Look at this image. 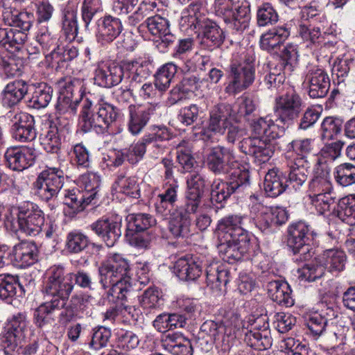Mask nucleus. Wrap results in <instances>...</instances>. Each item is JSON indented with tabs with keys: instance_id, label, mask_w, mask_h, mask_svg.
<instances>
[{
	"instance_id": "obj_45",
	"label": "nucleus",
	"mask_w": 355,
	"mask_h": 355,
	"mask_svg": "<svg viewBox=\"0 0 355 355\" xmlns=\"http://www.w3.org/2000/svg\"><path fill=\"white\" fill-rule=\"evenodd\" d=\"M78 55V49L71 44H67V45H58L51 51L49 57L53 65L63 67L65 62L73 60Z\"/></svg>"
},
{
	"instance_id": "obj_25",
	"label": "nucleus",
	"mask_w": 355,
	"mask_h": 355,
	"mask_svg": "<svg viewBox=\"0 0 355 355\" xmlns=\"http://www.w3.org/2000/svg\"><path fill=\"white\" fill-rule=\"evenodd\" d=\"M177 184H166L162 193L157 195L155 202L156 214L163 218H166L175 209V205L178 198Z\"/></svg>"
},
{
	"instance_id": "obj_63",
	"label": "nucleus",
	"mask_w": 355,
	"mask_h": 355,
	"mask_svg": "<svg viewBox=\"0 0 355 355\" xmlns=\"http://www.w3.org/2000/svg\"><path fill=\"white\" fill-rule=\"evenodd\" d=\"M21 67L20 60L0 54V76L7 78L18 76L21 72Z\"/></svg>"
},
{
	"instance_id": "obj_41",
	"label": "nucleus",
	"mask_w": 355,
	"mask_h": 355,
	"mask_svg": "<svg viewBox=\"0 0 355 355\" xmlns=\"http://www.w3.org/2000/svg\"><path fill=\"white\" fill-rule=\"evenodd\" d=\"M27 39V34L18 29L0 28V46L4 48L19 50Z\"/></svg>"
},
{
	"instance_id": "obj_12",
	"label": "nucleus",
	"mask_w": 355,
	"mask_h": 355,
	"mask_svg": "<svg viewBox=\"0 0 355 355\" xmlns=\"http://www.w3.org/2000/svg\"><path fill=\"white\" fill-rule=\"evenodd\" d=\"M244 218V216L239 214H231L220 218L215 232L218 241L244 242L247 237H250L249 232L243 227Z\"/></svg>"
},
{
	"instance_id": "obj_61",
	"label": "nucleus",
	"mask_w": 355,
	"mask_h": 355,
	"mask_svg": "<svg viewBox=\"0 0 355 355\" xmlns=\"http://www.w3.org/2000/svg\"><path fill=\"white\" fill-rule=\"evenodd\" d=\"M343 121L334 116L325 117L321 123V137L323 140L334 139L341 132Z\"/></svg>"
},
{
	"instance_id": "obj_10",
	"label": "nucleus",
	"mask_w": 355,
	"mask_h": 355,
	"mask_svg": "<svg viewBox=\"0 0 355 355\" xmlns=\"http://www.w3.org/2000/svg\"><path fill=\"white\" fill-rule=\"evenodd\" d=\"M208 168L216 175L227 174L240 165L232 148L218 145L208 150Z\"/></svg>"
},
{
	"instance_id": "obj_5",
	"label": "nucleus",
	"mask_w": 355,
	"mask_h": 355,
	"mask_svg": "<svg viewBox=\"0 0 355 355\" xmlns=\"http://www.w3.org/2000/svg\"><path fill=\"white\" fill-rule=\"evenodd\" d=\"M250 201V216L256 227L262 232L272 233L288 220V215L286 209L264 205L260 196L251 195Z\"/></svg>"
},
{
	"instance_id": "obj_64",
	"label": "nucleus",
	"mask_w": 355,
	"mask_h": 355,
	"mask_svg": "<svg viewBox=\"0 0 355 355\" xmlns=\"http://www.w3.org/2000/svg\"><path fill=\"white\" fill-rule=\"evenodd\" d=\"M313 205L320 214L329 211L331 207L336 203V196L333 191L322 193L315 196L309 195Z\"/></svg>"
},
{
	"instance_id": "obj_43",
	"label": "nucleus",
	"mask_w": 355,
	"mask_h": 355,
	"mask_svg": "<svg viewBox=\"0 0 355 355\" xmlns=\"http://www.w3.org/2000/svg\"><path fill=\"white\" fill-rule=\"evenodd\" d=\"M324 265L330 272L343 271L346 265L347 257L344 251L338 249H328L322 254Z\"/></svg>"
},
{
	"instance_id": "obj_18",
	"label": "nucleus",
	"mask_w": 355,
	"mask_h": 355,
	"mask_svg": "<svg viewBox=\"0 0 355 355\" xmlns=\"http://www.w3.org/2000/svg\"><path fill=\"white\" fill-rule=\"evenodd\" d=\"M96 107V112H94L92 117L89 119V130L94 129L96 132H103L117 119L119 111L103 98L98 100Z\"/></svg>"
},
{
	"instance_id": "obj_34",
	"label": "nucleus",
	"mask_w": 355,
	"mask_h": 355,
	"mask_svg": "<svg viewBox=\"0 0 355 355\" xmlns=\"http://www.w3.org/2000/svg\"><path fill=\"white\" fill-rule=\"evenodd\" d=\"M28 92V85L21 80L9 83L3 89L2 104L11 107L18 104Z\"/></svg>"
},
{
	"instance_id": "obj_55",
	"label": "nucleus",
	"mask_w": 355,
	"mask_h": 355,
	"mask_svg": "<svg viewBox=\"0 0 355 355\" xmlns=\"http://www.w3.org/2000/svg\"><path fill=\"white\" fill-rule=\"evenodd\" d=\"M203 33L204 38L211 42L214 45L219 46L224 40L225 35L223 31L214 21L206 17L200 30Z\"/></svg>"
},
{
	"instance_id": "obj_52",
	"label": "nucleus",
	"mask_w": 355,
	"mask_h": 355,
	"mask_svg": "<svg viewBox=\"0 0 355 355\" xmlns=\"http://www.w3.org/2000/svg\"><path fill=\"white\" fill-rule=\"evenodd\" d=\"M177 68L173 62H168L159 69L155 76V85L158 90L164 92L169 87L177 73Z\"/></svg>"
},
{
	"instance_id": "obj_19",
	"label": "nucleus",
	"mask_w": 355,
	"mask_h": 355,
	"mask_svg": "<svg viewBox=\"0 0 355 355\" xmlns=\"http://www.w3.org/2000/svg\"><path fill=\"white\" fill-rule=\"evenodd\" d=\"M271 141L259 137H246L239 142V148L242 153L252 156L257 162L264 163L274 153Z\"/></svg>"
},
{
	"instance_id": "obj_42",
	"label": "nucleus",
	"mask_w": 355,
	"mask_h": 355,
	"mask_svg": "<svg viewBox=\"0 0 355 355\" xmlns=\"http://www.w3.org/2000/svg\"><path fill=\"white\" fill-rule=\"evenodd\" d=\"M90 245H96L90 241L89 238L79 230H73L66 236L65 248L71 254H79L86 250Z\"/></svg>"
},
{
	"instance_id": "obj_30",
	"label": "nucleus",
	"mask_w": 355,
	"mask_h": 355,
	"mask_svg": "<svg viewBox=\"0 0 355 355\" xmlns=\"http://www.w3.org/2000/svg\"><path fill=\"white\" fill-rule=\"evenodd\" d=\"M12 254L15 264L19 268H26L37 262L38 250L35 243L23 241L14 246Z\"/></svg>"
},
{
	"instance_id": "obj_62",
	"label": "nucleus",
	"mask_w": 355,
	"mask_h": 355,
	"mask_svg": "<svg viewBox=\"0 0 355 355\" xmlns=\"http://www.w3.org/2000/svg\"><path fill=\"white\" fill-rule=\"evenodd\" d=\"M103 10L101 0H83L81 3V18L87 29L94 17Z\"/></svg>"
},
{
	"instance_id": "obj_17",
	"label": "nucleus",
	"mask_w": 355,
	"mask_h": 355,
	"mask_svg": "<svg viewBox=\"0 0 355 355\" xmlns=\"http://www.w3.org/2000/svg\"><path fill=\"white\" fill-rule=\"evenodd\" d=\"M6 166L12 171H22L35 162V150L28 146H11L4 154Z\"/></svg>"
},
{
	"instance_id": "obj_20",
	"label": "nucleus",
	"mask_w": 355,
	"mask_h": 355,
	"mask_svg": "<svg viewBox=\"0 0 355 355\" xmlns=\"http://www.w3.org/2000/svg\"><path fill=\"white\" fill-rule=\"evenodd\" d=\"M123 64H98L94 71V83L102 87L110 88L124 81Z\"/></svg>"
},
{
	"instance_id": "obj_49",
	"label": "nucleus",
	"mask_w": 355,
	"mask_h": 355,
	"mask_svg": "<svg viewBox=\"0 0 355 355\" xmlns=\"http://www.w3.org/2000/svg\"><path fill=\"white\" fill-rule=\"evenodd\" d=\"M129 232H144L156 224V220L149 214H130L127 217Z\"/></svg>"
},
{
	"instance_id": "obj_4",
	"label": "nucleus",
	"mask_w": 355,
	"mask_h": 355,
	"mask_svg": "<svg viewBox=\"0 0 355 355\" xmlns=\"http://www.w3.org/2000/svg\"><path fill=\"white\" fill-rule=\"evenodd\" d=\"M254 57L252 50H244L234 55L230 65L225 92L236 95L248 89L254 81Z\"/></svg>"
},
{
	"instance_id": "obj_13",
	"label": "nucleus",
	"mask_w": 355,
	"mask_h": 355,
	"mask_svg": "<svg viewBox=\"0 0 355 355\" xmlns=\"http://www.w3.org/2000/svg\"><path fill=\"white\" fill-rule=\"evenodd\" d=\"M161 107L158 104L146 106L130 105L128 107V128L133 135L140 134L148 122L161 115Z\"/></svg>"
},
{
	"instance_id": "obj_38",
	"label": "nucleus",
	"mask_w": 355,
	"mask_h": 355,
	"mask_svg": "<svg viewBox=\"0 0 355 355\" xmlns=\"http://www.w3.org/2000/svg\"><path fill=\"white\" fill-rule=\"evenodd\" d=\"M168 229L174 238H184L190 233L191 217H186L175 211L169 215Z\"/></svg>"
},
{
	"instance_id": "obj_15",
	"label": "nucleus",
	"mask_w": 355,
	"mask_h": 355,
	"mask_svg": "<svg viewBox=\"0 0 355 355\" xmlns=\"http://www.w3.org/2000/svg\"><path fill=\"white\" fill-rule=\"evenodd\" d=\"M121 221L103 216L89 225L90 230L108 247H113L121 236Z\"/></svg>"
},
{
	"instance_id": "obj_3",
	"label": "nucleus",
	"mask_w": 355,
	"mask_h": 355,
	"mask_svg": "<svg viewBox=\"0 0 355 355\" xmlns=\"http://www.w3.org/2000/svg\"><path fill=\"white\" fill-rule=\"evenodd\" d=\"M98 274L100 284L107 289L109 301L123 306L134 293L128 261L121 254H114L101 264Z\"/></svg>"
},
{
	"instance_id": "obj_54",
	"label": "nucleus",
	"mask_w": 355,
	"mask_h": 355,
	"mask_svg": "<svg viewBox=\"0 0 355 355\" xmlns=\"http://www.w3.org/2000/svg\"><path fill=\"white\" fill-rule=\"evenodd\" d=\"M53 88L45 84L39 85L35 89L29 101L30 106L35 109L44 108L52 99Z\"/></svg>"
},
{
	"instance_id": "obj_31",
	"label": "nucleus",
	"mask_w": 355,
	"mask_h": 355,
	"mask_svg": "<svg viewBox=\"0 0 355 355\" xmlns=\"http://www.w3.org/2000/svg\"><path fill=\"white\" fill-rule=\"evenodd\" d=\"M267 290L270 299L278 304L286 307L294 304L291 289L287 282L280 279L270 281L267 284Z\"/></svg>"
},
{
	"instance_id": "obj_35",
	"label": "nucleus",
	"mask_w": 355,
	"mask_h": 355,
	"mask_svg": "<svg viewBox=\"0 0 355 355\" xmlns=\"http://www.w3.org/2000/svg\"><path fill=\"white\" fill-rule=\"evenodd\" d=\"M288 187L285 178L278 169L272 168L266 174L263 189L269 197L275 198L279 196Z\"/></svg>"
},
{
	"instance_id": "obj_21",
	"label": "nucleus",
	"mask_w": 355,
	"mask_h": 355,
	"mask_svg": "<svg viewBox=\"0 0 355 355\" xmlns=\"http://www.w3.org/2000/svg\"><path fill=\"white\" fill-rule=\"evenodd\" d=\"M96 41L101 46L112 43L123 31L121 21L111 15L101 17L97 21Z\"/></svg>"
},
{
	"instance_id": "obj_9",
	"label": "nucleus",
	"mask_w": 355,
	"mask_h": 355,
	"mask_svg": "<svg viewBox=\"0 0 355 355\" xmlns=\"http://www.w3.org/2000/svg\"><path fill=\"white\" fill-rule=\"evenodd\" d=\"M6 119L10 125L12 138L21 143L31 142L37 137L35 118L31 114L18 109L6 113Z\"/></svg>"
},
{
	"instance_id": "obj_33",
	"label": "nucleus",
	"mask_w": 355,
	"mask_h": 355,
	"mask_svg": "<svg viewBox=\"0 0 355 355\" xmlns=\"http://www.w3.org/2000/svg\"><path fill=\"white\" fill-rule=\"evenodd\" d=\"M230 272L218 263H212L206 268L207 286L214 292L222 291L229 282Z\"/></svg>"
},
{
	"instance_id": "obj_8",
	"label": "nucleus",
	"mask_w": 355,
	"mask_h": 355,
	"mask_svg": "<svg viewBox=\"0 0 355 355\" xmlns=\"http://www.w3.org/2000/svg\"><path fill=\"white\" fill-rule=\"evenodd\" d=\"M18 229L28 236L38 235L44 225V211L35 203L30 201L21 203L17 208Z\"/></svg>"
},
{
	"instance_id": "obj_60",
	"label": "nucleus",
	"mask_w": 355,
	"mask_h": 355,
	"mask_svg": "<svg viewBox=\"0 0 355 355\" xmlns=\"http://www.w3.org/2000/svg\"><path fill=\"white\" fill-rule=\"evenodd\" d=\"M211 187V200L213 203H222L234 193L227 181L224 182L220 179L214 180Z\"/></svg>"
},
{
	"instance_id": "obj_27",
	"label": "nucleus",
	"mask_w": 355,
	"mask_h": 355,
	"mask_svg": "<svg viewBox=\"0 0 355 355\" xmlns=\"http://www.w3.org/2000/svg\"><path fill=\"white\" fill-rule=\"evenodd\" d=\"M290 28L286 24L270 29L261 35L259 44L261 49L275 52L290 35Z\"/></svg>"
},
{
	"instance_id": "obj_6",
	"label": "nucleus",
	"mask_w": 355,
	"mask_h": 355,
	"mask_svg": "<svg viewBox=\"0 0 355 355\" xmlns=\"http://www.w3.org/2000/svg\"><path fill=\"white\" fill-rule=\"evenodd\" d=\"M64 183L62 170L56 167L42 171L33 184L35 194L44 202H55Z\"/></svg>"
},
{
	"instance_id": "obj_16",
	"label": "nucleus",
	"mask_w": 355,
	"mask_h": 355,
	"mask_svg": "<svg viewBox=\"0 0 355 355\" xmlns=\"http://www.w3.org/2000/svg\"><path fill=\"white\" fill-rule=\"evenodd\" d=\"M304 83L307 85L308 94L311 98H324L328 94L331 86L329 74L318 66H312L308 69Z\"/></svg>"
},
{
	"instance_id": "obj_44",
	"label": "nucleus",
	"mask_w": 355,
	"mask_h": 355,
	"mask_svg": "<svg viewBox=\"0 0 355 355\" xmlns=\"http://www.w3.org/2000/svg\"><path fill=\"white\" fill-rule=\"evenodd\" d=\"M64 192L63 203L71 210L73 214L82 211L92 203L86 199L85 193L78 189H67Z\"/></svg>"
},
{
	"instance_id": "obj_50",
	"label": "nucleus",
	"mask_w": 355,
	"mask_h": 355,
	"mask_svg": "<svg viewBox=\"0 0 355 355\" xmlns=\"http://www.w3.org/2000/svg\"><path fill=\"white\" fill-rule=\"evenodd\" d=\"M114 187L116 191L122 193L127 196L137 199L140 197V189L135 177H127L119 175L115 182Z\"/></svg>"
},
{
	"instance_id": "obj_47",
	"label": "nucleus",
	"mask_w": 355,
	"mask_h": 355,
	"mask_svg": "<svg viewBox=\"0 0 355 355\" xmlns=\"http://www.w3.org/2000/svg\"><path fill=\"white\" fill-rule=\"evenodd\" d=\"M60 92L72 98H79L83 100L85 92L84 80L76 78H66L59 82Z\"/></svg>"
},
{
	"instance_id": "obj_56",
	"label": "nucleus",
	"mask_w": 355,
	"mask_h": 355,
	"mask_svg": "<svg viewBox=\"0 0 355 355\" xmlns=\"http://www.w3.org/2000/svg\"><path fill=\"white\" fill-rule=\"evenodd\" d=\"M227 182L232 187L234 193L242 192L250 186L249 171L241 169L239 166L233 168L230 173Z\"/></svg>"
},
{
	"instance_id": "obj_58",
	"label": "nucleus",
	"mask_w": 355,
	"mask_h": 355,
	"mask_svg": "<svg viewBox=\"0 0 355 355\" xmlns=\"http://www.w3.org/2000/svg\"><path fill=\"white\" fill-rule=\"evenodd\" d=\"M298 34L304 42L309 43L307 46L320 44L322 41L321 28L314 24L301 23L298 27Z\"/></svg>"
},
{
	"instance_id": "obj_26",
	"label": "nucleus",
	"mask_w": 355,
	"mask_h": 355,
	"mask_svg": "<svg viewBox=\"0 0 355 355\" xmlns=\"http://www.w3.org/2000/svg\"><path fill=\"white\" fill-rule=\"evenodd\" d=\"M24 277L8 273L0 274V299L10 303L13 297L19 293L21 296L25 293Z\"/></svg>"
},
{
	"instance_id": "obj_22",
	"label": "nucleus",
	"mask_w": 355,
	"mask_h": 355,
	"mask_svg": "<svg viewBox=\"0 0 355 355\" xmlns=\"http://www.w3.org/2000/svg\"><path fill=\"white\" fill-rule=\"evenodd\" d=\"M141 26H145L153 35L160 39V44L168 47L174 43L176 37L171 33L169 21L159 15L148 17Z\"/></svg>"
},
{
	"instance_id": "obj_39",
	"label": "nucleus",
	"mask_w": 355,
	"mask_h": 355,
	"mask_svg": "<svg viewBox=\"0 0 355 355\" xmlns=\"http://www.w3.org/2000/svg\"><path fill=\"white\" fill-rule=\"evenodd\" d=\"M241 333L244 335V340L246 344L251 347L261 350L266 349L271 346V338L269 336V331H265L263 334L257 331L249 325L242 326Z\"/></svg>"
},
{
	"instance_id": "obj_28",
	"label": "nucleus",
	"mask_w": 355,
	"mask_h": 355,
	"mask_svg": "<svg viewBox=\"0 0 355 355\" xmlns=\"http://www.w3.org/2000/svg\"><path fill=\"white\" fill-rule=\"evenodd\" d=\"M307 162L305 157L295 156L288 159L289 168L286 184L295 190L299 189L306 181L308 177Z\"/></svg>"
},
{
	"instance_id": "obj_14",
	"label": "nucleus",
	"mask_w": 355,
	"mask_h": 355,
	"mask_svg": "<svg viewBox=\"0 0 355 355\" xmlns=\"http://www.w3.org/2000/svg\"><path fill=\"white\" fill-rule=\"evenodd\" d=\"M125 74L124 81L130 82V86L138 87L152 73L153 64L149 58L139 57L123 62Z\"/></svg>"
},
{
	"instance_id": "obj_40",
	"label": "nucleus",
	"mask_w": 355,
	"mask_h": 355,
	"mask_svg": "<svg viewBox=\"0 0 355 355\" xmlns=\"http://www.w3.org/2000/svg\"><path fill=\"white\" fill-rule=\"evenodd\" d=\"M230 21H227L228 28L235 33H243L249 26L250 20V10L247 5L235 6Z\"/></svg>"
},
{
	"instance_id": "obj_48",
	"label": "nucleus",
	"mask_w": 355,
	"mask_h": 355,
	"mask_svg": "<svg viewBox=\"0 0 355 355\" xmlns=\"http://www.w3.org/2000/svg\"><path fill=\"white\" fill-rule=\"evenodd\" d=\"M337 216L346 223L355 225V194L341 198L338 204Z\"/></svg>"
},
{
	"instance_id": "obj_24",
	"label": "nucleus",
	"mask_w": 355,
	"mask_h": 355,
	"mask_svg": "<svg viewBox=\"0 0 355 355\" xmlns=\"http://www.w3.org/2000/svg\"><path fill=\"white\" fill-rule=\"evenodd\" d=\"M246 241H218V250L223 261L229 263H234L242 259L250 248V237Z\"/></svg>"
},
{
	"instance_id": "obj_23",
	"label": "nucleus",
	"mask_w": 355,
	"mask_h": 355,
	"mask_svg": "<svg viewBox=\"0 0 355 355\" xmlns=\"http://www.w3.org/2000/svg\"><path fill=\"white\" fill-rule=\"evenodd\" d=\"M174 272L183 281H194L202 274V261L196 256L187 254L178 259Z\"/></svg>"
},
{
	"instance_id": "obj_37",
	"label": "nucleus",
	"mask_w": 355,
	"mask_h": 355,
	"mask_svg": "<svg viewBox=\"0 0 355 355\" xmlns=\"http://www.w3.org/2000/svg\"><path fill=\"white\" fill-rule=\"evenodd\" d=\"M78 184L83 189L81 192L85 193L86 199L92 202L100 196L101 178L96 173H87L78 178Z\"/></svg>"
},
{
	"instance_id": "obj_36",
	"label": "nucleus",
	"mask_w": 355,
	"mask_h": 355,
	"mask_svg": "<svg viewBox=\"0 0 355 355\" xmlns=\"http://www.w3.org/2000/svg\"><path fill=\"white\" fill-rule=\"evenodd\" d=\"M63 132L64 130L60 129L55 124H51L49 129L40 135V145L47 153H58L64 137Z\"/></svg>"
},
{
	"instance_id": "obj_1",
	"label": "nucleus",
	"mask_w": 355,
	"mask_h": 355,
	"mask_svg": "<svg viewBox=\"0 0 355 355\" xmlns=\"http://www.w3.org/2000/svg\"><path fill=\"white\" fill-rule=\"evenodd\" d=\"M75 284L83 289H92V279L90 274L83 270L76 272L65 273L61 265H54L46 272V279L42 288L44 302L35 309L33 322L45 338L53 336V329L57 327L52 315L60 312L58 320L61 324L70 322L73 318L89 317L92 314L88 302L91 295L75 293L69 297Z\"/></svg>"
},
{
	"instance_id": "obj_57",
	"label": "nucleus",
	"mask_w": 355,
	"mask_h": 355,
	"mask_svg": "<svg viewBox=\"0 0 355 355\" xmlns=\"http://www.w3.org/2000/svg\"><path fill=\"white\" fill-rule=\"evenodd\" d=\"M279 20L276 9L270 3H262L257 11V23L259 26H272Z\"/></svg>"
},
{
	"instance_id": "obj_32",
	"label": "nucleus",
	"mask_w": 355,
	"mask_h": 355,
	"mask_svg": "<svg viewBox=\"0 0 355 355\" xmlns=\"http://www.w3.org/2000/svg\"><path fill=\"white\" fill-rule=\"evenodd\" d=\"M242 322L240 316L234 313H230L228 318L223 321L221 324L224 327V334L222 336L220 341L223 351H229L233 346Z\"/></svg>"
},
{
	"instance_id": "obj_46",
	"label": "nucleus",
	"mask_w": 355,
	"mask_h": 355,
	"mask_svg": "<svg viewBox=\"0 0 355 355\" xmlns=\"http://www.w3.org/2000/svg\"><path fill=\"white\" fill-rule=\"evenodd\" d=\"M78 31L77 12L74 9L67 8L63 12L62 32L66 40L71 42L76 37Z\"/></svg>"
},
{
	"instance_id": "obj_51",
	"label": "nucleus",
	"mask_w": 355,
	"mask_h": 355,
	"mask_svg": "<svg viewBox=\"0 0 355 355\" xmlns=\"http://www.w3.org/2000/svg\"><path fill=\"white\" fill-rule=\"evenodd\" d=\"M224 327L213 320H207L203 322L200 327V336L202 340H205L207 350H209L214 342L220 339V334L223 333Z\"/></svg>"
},
{
	"instance_id": "obj_53",
	"label": "nucleus",
	"mask_w": 355,
	"mask_h": 355,
	"mask_svg": "<svg viewBox=\"0 0 355 355\" xmlns=\"http://www.w3.org/2000/svg\"><path fill=\"white\" fill-rule=\"evenodd\" d=\"M334 188L328 172L322 171L312 178L309 184V195H317L333 191Z\"/></svg>"
},
{
	"instance_id": "obj_29",
	"label": "nucleus",
	"mask_w": 355,
	"mask_h": 355,
	"mask_svg": "<svg viewBox=\"0 0 355 355\" xmlns=\"http://www.w3.org/2000/svg\"><path fill=\"white\" fill-rule=\"evenodd\" d=\"M206 9L200 3H191L182 12L180 20V26L184 30H200L206 19Z\"/></svg>"
},
{
	"instance_id": "obj_7",
	"label": "nucleus",
	"mask_w": 355,
	"mask_h": 355,
	"mask_svg": "<svg viewBox=\"0 0 355 355\" xmlns=\"http://www.w3.org/2000/svg\"><path fill=\"white\" fill-rule=\"evenodd\" d=\"M309 225L304 221H297L289 225L287 229V246L295 256L296 261L310 259L314 252L308 243Z\"/></svg>"
},
{
	"instance_id": "obj_59",
	"label": "nucleus",
	"mask_w": 355,
	"mask_h": 355,
	"mask_svg": "<svg viewBox=\"0 0 355 355\" xmlns=\"http://www.w3.org/2000/svg\"><path fill=\"white\" fill-rule=\"evenodd\" d=\"M336 182L342 187H348L355 184V166L350 163L338 165L334 170Z\"/></svg>"
},
{
	"instance_id": "obj_11",
	"label": "nucleus",
	"mask_w": 355,
	"mask_h": 355,
	"mask_svg": "<svg viewBox=\"0 0 355 355\" xmlns=\"http://www.w3.org/2000/svg\"><path fill=\"white\" fill-rule=\"evenodd\" d=\"M239 119L232 106L227 103H220L214 106L209 112L207 129L203 132L204 140H211V133L224 135L229 125Z\"/></svg>"
},
{
	"instance_id": "obj_2",
	"label": "nucleus",
	"mask_w": 355,
	"mask_h": 355,
	"mask_svg": "<svg viewBox=\"0 0 355 355\" xmlns=\"http://www.w3.org/2000/svg\"><path fill=\"white\" fill-rule=\"evenodd\" d=\"M303 101L295 90L288 91L275 98L273 107L274 121L270 115L259 117L250 123L253 137L275 140L279 137V125L288 127L299 118Z\"/></svg>"
}]
</instances>
